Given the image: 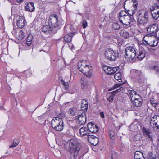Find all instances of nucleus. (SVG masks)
<instances>
[{
  "label": "nucleus",
  "instance_id": "1",
  "mask_svg": "<svg viewBox=\"0 0 159 159\" xmlns=\"http://www.w3.org/2000/svg\"><path fill=\"white\" fill-rule=\"evenodd\" d=\"M86 122L85 113L82 112L81 114L78 115L77 118L73 119L70 122V127L74 132L77 131L78 128L81 125H84Z\"/></svg>",
  "mask_w": 159,
  "mask_h": 159
},
{
  "label": "nucleus",
  "instance_id": "2",
  "mask_svg": "<svg viewBox=\"0 0 159 159\" xmlns=\"http://www.w3.org/2000/svg\"><path fill=\"white\" fill-rule=\"evenodd\" d=\"M78 67L80 71L86 76L90 77L92 75V67L89 65L88 61L82 60L78 63Z\"/></svg>",
  "mask_w": 159,
  "mask_h": 159
},
{
  "label": "nucleus",
  "instance_id": "3",
  "mask_svg": "<svg viewBox=\"0 0 159 159\" xmlns=\"http://www.w3.org/2000/svg\"><path fill=\"white\" fill-rule=\"evenodd\" d=\"M81 146L77 139L71 138L70 139V158L75 159L78 154Z\"/></svg>",
  "mask_w": 159,
  "mask_h": 159
},
{
  "label": "nucleus",
  "instance_id": "4",
  "mask_svg": "<svg viewBox=\"0 0 159 159\" xmlns=\"http://www.w3.org/2000/svg\"><path fill=\"white\" fill-rule=\"evenodd\" d=\"M137 16L138 24L144 25L147 23L148 19V14L147 11L143 10H138Z\"/></svg>",
  "mask_w": 159,
  "mask_h": 159
},
{
  "label": "nucleus",
  "instance_id": "5",
  "mask_svg": "<svg viewBox=\"0 0 159 159\" xmlns=\"http://www.w3.org/2000/svg\"><path fill=\"white\" fill-rule=\"evenodd\" d=\"M51 126L57 131H61L63 129V120L59 117H53L51 121Z\"/></svg>",
  "mask_w": 159,
  "mask_h": 159
},
{
  "label": "nucleus",
  "instance_id": "6",
  "mask_svg": "<svg viewBox=\"0 0 159 159\" xmlns=\"http://www.w3.org/2000/svg\"><path fill=\"white\" fill-rule=\"evenodd\" d=\"M48 24L53 28H60L63 25L60 21L58 20V16L56 14L51 15L49 18Z\"/></svg>",
  "mask_w": 159,
  "mask_h": 159
},
{
  "label": "nucleus",
  "instance_id": "7",
  "mask_svg": "<svg viewBox=\"0 0 159 159\" xmlns=\"http://www.w3.org/2000/svg\"><path fill=\"white\" fill-rule=\"evenodd\" d=\"M125 54L124 57L128 61H131L136 55L135 49L132 47H127L125 50Z\"/></svg>",
  "mask_w": 159,
  "mask_h": 159
},
{
  "label": "nucleus",
  "instance_id": "8",
  "mask_svg": "<svg viewBox=\"0 0 159 159\" xmlns=\"http://www.w3.org/2000/svg\"><path fill=\"white\" fill-rule=\"evenodd\" d=\"M157 43L158 41L152 35L148 34L143 38V43L145 45H148L151 47H154L156 46Z\"/></svg>",
  "mask_w": 159,
  "mask_h": 159
},
{
  "label": "nucleus",
  "instance_id": "9",
  "mask_svg": "<svg viewBox=\"0 0 159 159\" xmlns=\"http://www.w3.org/2000/svg\"><path fill=\"white\" fill-rule=\"evenodd\" d=\"M104 54L107 59L111 61L115 60L119 57L118 52H114L112 49L110 48H107L106 49Z\"/></svg>",
  "mask_w": 159,
  "mask_h": 159
},
{
  "label": "nucleus",
  "instance_id": "10",
  "mask_svg": "<svg viewBox=\"0 0 159 159\" xmlns=\"http://www.w3.org/2000/svg\"><path fill=\"white\" fill-rule=\"evenodd\" d=\"M132 11V13H129V16L120 18L119 19L120 22L123 25H129L131 22H134L135 21L133 16V15L135 13V11L133 10Z\"/></svg>",
  "mask_w": 159,
  "mask_h": 159
},
{
  "label": "nucleus",
  "instance_id": "11",
  "mask_svg": "<svg viewBox=\"0 0 159 159\" xmlns=\"http://www.w3.org/2000/svg\"><path fill=\"white\" fill-rule=\"evenodd\" d=\"M78 111L76 107H73L70 108V121L73 119L77 118Z\"/></svg>",
  "mask_w": 159,
  "mask_h": 159
},
{
  "label": "nucleus",
  "instance_id": "12",
  "mask_svg": "<svg viewBox=\"0 0 159 159\" xmlns=\"http://www.w3.org/2000/svg\"><path fill=\"white\" fill-rule=\"evenodd\" d=\"M143 73L140 70H132L130 71V76L136 80Z\"/></svg>",
  "mask_w": 159,
  "mask_h": 159
},
{
  "label": "nucleus",
  "instance_id": "13",
  "mask_svg": "<svg viewBox=\"0 0 159 159\" xmlns=\"http://www.w3.org/2000/svg\"><path fill=\"white\" fill-rule=\"evenodd\" d=\"M25 8L27 11L32 12L34 10L35 7L33 2H27L25 4Z\"/></svg>",
  "mask_w": 159,
  "mask_h": 159
},
{
  "label": "nucleus",
  "instance_id": "14",
  "mask_svg": "<svg viewBox=\"0 0 159 159\" xmlns=\"http://www.w3.org/2000/svg\"><path fill=\"white\" fill-rule=\"evenodd\" d=\"M103 70L107 74L111 75L114 73L118 70V68L112 67L105 66L103 67Z\"/></svg>",
  "mask_w": 159,
  "mask_h": 159
},
{
  "label": "nucleus",
  "instance_id": "15",
  "mask_svg": "<svg viewBox=\"0 0 159 159\" xmlns=\"http://www.w3.org/2000/svg\"><path fill=\"white\" fill-rule=\"evenodd\" d=\"M26 23L24 17L19 16L17 21V25L19 28L24 27Z\"/></svg>",
  "mask_w": 159,
  "mask_h": 159
},
{
  "label": "nucleus",
  "instance_id": "16",
  "mask_svg": "<svg viewBox=\"0 0 159 159\" xmlns=\"http://www.w3.org/2000/svg\"><path fill=\"white\" fill-rule=\"evenodd\" d=\"M158 26L155 24L150 25L147 29V31L150 33L153 34H157Z\"/></svg>",
  "mask_w": 159,
  "mask_h": 159
},
{
  "label": "nucleus",
  "instance_id": "17",
  "mask_svg": "<svg viewBox=\"0 0 159 159\" xmlns=\"http://www.w3.org/2000/svg\"><path fill=\"white\" fill-rule=\"evenodd\" d=\"M88 139L89 142L94 146L96 145L98 142V137L93 135L89 136Z\"/></svg>",
  "mask_w": 159,
  "mask_h": 159
},
{
  "label": "nucleus",
  "instance_id": "18",
  "mask_svg": "<svg viewBox=\"0 0 159 159\" xmlns=\"http://www.w3.org/2000/svg\"><path fill=\"white\" fill-rule=\"evenodd\" d=\"M150 123L151 125L152 124L155 127L159 129V116L155 115L152 117Z\"/></svg>",
  "mask_w": 159,
  "mask_h": 159
},
{
  "label": "nucleus",
  "instance_id": "19",
  "mask_svg": "<svg viewBox=\"0 0 159 159\" xmlns=\"http://www.w3.org/2000/svg\"><path fill=\"white\" fill-rule=\"evenodd\" d=\"M53 28L51 26L49 25H44L43 26L42 31L45 34H50L53 30Z\"/></svg>",
  "mask_w": 159,
  "mask_h": 159
},
{
  "label": "nucleus",
  "instance_id": "20",
  "mask_svg": "<svg viewBox=\"0 0 159 159\" xmlns=\"http://www.w3.org/2000/svg\"><path fill=\"white\" fill-rule=\"evenodd\" d=\"M138 98H134L132 100L133 104L136 107H139L140 106L142 103V100L140 97L138 95Z\"/></svg>",
  "mask_w": 159,
  "mask_h": 159
},
{
  "label": "nucleus",
  "instance_id": "21",
  "mask_svg": "<svg viewBox=\"0 0 159 159\" xmlns=\"http://www.w3.org/2000/svg\"><path fill=\"white\" fill-rule=\"evenodd\" d=\"M145 53L146 51L144 49L140 48L138 53L137 58L140 60L143 59L145 56Z\"/></svg>",
  "mask_w": 159,
  "mask_h": 159
},
{
  "label": "nucleus",
  "instance_id": "22",
  "mask_svg": "<svg viewBox=\"0 0 159 159\" xmlns=\"http://www.w3.org/2000/svg\"><path fill=\"white\" fill-rule=\"evenodd\" d=\"M79 133L81 136L87 135L88 137L90 135L88 129L85 127H83L79 130Z\"/></svg>",
  "mask_w": 159,
  "mask_h": 159
},
{
  "label": "nucleus",
  "instance_id": "23",
  "mask_svg": "<svg viewBox=\"0 0 159 159\" xmlns=\"http://www.w3.org/2000/svg\"><path fill=\"white\" fill-rule=\"evenodd\" d=\"M81 87L83 90L86 89L88 87V84L86 80L84 77H82L80 80Z\"/></svg>",
  "mask_w": 159,
  "mask_h": 159
},
{
  "label": "nucleus",
  "instance_id": "24",
  "mask_svg": "<svg viewBox=\"0 0 159 159\" xmlns=\"http://www.w3.org/2000/svg\"><path fill=\"white\" fill-rule=\"evenodd\" d=\"M142 130L143 135H145L146 137H148V140L152 141V137L150 135V132H149V130L145 127H143Z\"/></svg>",
  "mask_w": 159,
  "mask_h": 159
},
{
  "label": "nucleus",
  "instance_id": "25",
  "mask_svg": "<svg viewBox=\"0 0 159 159\" xmlns=\"http://www.w3.org/2000/svg\"><path fill=\"white\" fill-rule=\"evenodd\" d=\"M123 84V83H118L115 84L113 87V89H117L118 88H119V89L113 91L114 93H116L120 92L121 90H122L123 89V88L122 86Z\"/></svg>",
  "mask_w": 159,
  "mask_h": 159
},
{
  "label": "nucleus",
  "instance_id": "26",
  "mask_svg": "<svg viewBox=\"0 0 159 159\" xmlns=\"http://www.w3.org/2000/svg\"><path fill=\"white\" fill-rule=\"evenodd\" d=\"M136 81L141 85H144V84L146 82V80L144 78L143 74L138 77Z\"/></svg>",
  "mask_w": 159,
  "mask_h": 159
},
{
  "label": "nucleus",
  "instance_id": "27",
  "mask_svg": "<svg viewBox=\"0 0 159 159\" xmlns=\"http://www.w3.org/2000/svg\"><path fill=\"white\" fill-rule=\"evenodd\" d=\"M150 10L151 13H159V6L157 4H154L150 7Z\"/></svg>",
  "mask_w": 159,
  "mask_h": 159
},
{
  "label": "nucleus",
  "instance_id": "28",
  "mask_svg": "<svg viewBox=\"0 0 159 159\" xmlns=\"http://www.w3.org/2000/svg\"><path fill=\"white\" fill-rule=\"evenodd\" d=\"M134 158V159H145L142 153L140 151H137L135 152Z\"/></svg>",
  "mask_w": 159,
  "mask_h": 159
},
{
  "label": "nucleus",
  "instance_id": "29",
  "mask_svg": "<svg viewBox=\"0 0 159 159\" xmlns=\"http://www.w3.org/2000/svg\"><path fill=\"white\" fill-rule=\"evenodd\" d=\"M88 103L84 99L82 101L81 105V109L84 112L86 111L88 109Z\"/></svg>",
  "mask_w": 159,
  "mask_h": 159
},
{
  "label": "nucleus",
  "instance_id": "30",
  "mask_svg": "<svg viewBox=\"0 0 159 159\" xmlns=\"http://www.w3.org/2000/svg\"><path fill=\"white\" fill-rule=\"evenodd\" d=\"M63 146L64 149L67 152H70V140H68L67 141L64 140L63 143Z\"/></svg>",
  "mask_w": 159,
  "mask_h": 159
},
{
  "label": "nucleus",
  "instance_id": "31",
  "mask_svg": "<svg viewBox=\"0 0 159 159\" xmlns=\"http://www.w3.org/2000/svg\"><path fill=\"white\" fill-rule=\"evenodd\" d=\"M33 39V36L31 34H29L26 39V42L27 45L30 46L32 43V40Z\"/></svg>",
  "mask_w": 159,
  "mask_h": 159
},
{
  "label": "nucleus",
  "instance_id": "32",
  "mask_svg": "<svg viewBox=\"0 0 159 159\" xmlns=\"http://www.w3.org/2000/svg\"><path fill=\"white\" fill-rule=\"evenodd\" d=\"M115 78L119 82H121L122 81L121 80L122 75L120 72H118L116 73L114 75Z\"/></svg>",
  "mask_w": 159,
  "mask_h": 159
},
{
  "label": "nucleus",
  "instance_id": "33",
  "mask_svg": "<svg viewBox=\"0 0 159 159\" xmlns=\"http://www.w3.org/2000/svg\"><path fill=\"white\" fill-rule=\"evenodd\" d=\"M116 93L113 92L112 93H109L107 95V100L109 102L112 101L113 100L114 95Z\"/></svg>",
  "mask_w": 159,
  "mask_h": 159
},
{
  "label": "nucleus",
  "instance_id": "34",
  "mask_svg": "<svg viewBox=\"0 0 159 159\" xmlns=\"http://www.w3.org/2000/svg\"><path fill=\"white\" fill-rule=\"evenodd\" d=\"M19 140L17 139H15L13 141L12 144L9 146V148H12L16 147L19 144Z\"/></svg>",
  "mask_w": 159,
  "mask_h": 159
},
{
  "label": "nucleus",
  "instance_id": "35",
  "mask_svg": "<svg viewBox=\"0 0 159 159\" xmlns=\"http://www.w3.org/2000/svg\"><path fill=\"white\" fill-rule=\"evenodd\" d=\"M120 34L121 36L125 38H127L129 37L128 33L125 30H121L120 32Z\"/></svg>",
  "mask_w": 159,
  "mask_h": 159
},
{
  "label": "nucleus",
  "instance_id": "36",
  "mask_svg": "<svg viewBox=\"0 0 159 159\" xmlns=\"http://www.w3.org/2000/svg\"><path fill=\"white\" fill-rule=\"evenodd\" d=\"M128 16H129V15H128V13L125 11L123 10L121 11L119 13V19H120V18L125 17Z\"/></svg>",
  "mask_w": 159,
  "mask_h": 159
},
{
  "label": "nucleus",
  "instance_id": "37",
  "mask_svg": "<svg viewBox=\"0 0 159 159\" xmlns=\"http://www.w3.org/2000/svg\"><path fill=\"white\" fill-rule=\"evenodd\" d=\"M25 33L22 30L19 31V34L18 35V39L19 40L22 39L25 37Z\"/></svg>",
  "mask_w": 159,
  "mask_h": 159
},
{
  "label": "nucleus",
  "instance_id": "38",
  "mask_svg": "<svg viewBox=\"0 0 159 159\" xmlns=\"http://www.w3.org/2000/svg\"><path fill=\"white\" fill-rule=\"evenodd\" d=\"M115 133L113 130H111L109 132V135L111 139L112 140L115 139Z\"/></svg>",
  "mask_w": 159,
  "mask_h": 159
},
{
  "label": "nucleus",
  "instance_id": "39",
  "mask_svg": "<svg viewBox=\"0 0 159 159\" xmlns=\"http://www.w3.org/2000/svg\"><path fill=\"white\" fill-rule=\"evenodd\" d=\"M151 14L152 18L155 20H157L159 17V13L155 12L151 13Z\"/></svg>",
  "mask_w": 159,
  "mask_h": 159
},
{
  "label": "nucleus",
  "instance_id": "40",
  "mask_svg": "<svg viewBox=\"0 0 159 159\" xmlns=\"http://www.w3.org/2000/svg\"><path fill=\"white\" fill-rule=\"evenodd\" d=\"M88 129L89 131H92V128L96 126V125L92 123H89L87 125Z\"/></svg>",
  "mask_w": 159,
  "mask_h": 159
},
{
  "label": "nucleus",
  "instance_id": "41",
  "mask_svg": "<svg viewBox=\"0 0 159 159\" xmlns=\"http://www.w3.org/2000/svg\"><path fill=\"white\" fill-rule=\"evenodd\" d=\"M150 68L151 69L154 70L157 72H159V66L158 65H154L151 66Z\"/></svg>",
  "mask_w": 159,
  "mask_h": 159
},
{
  "label": "nucleus",
  "instance_id": "42",
  "mask_svg": "<svg viewBox=\"0 0 159 159\" xmlns=\"http://www.w3.org/2000/svg\"><path fill=\"white\" fill-rule=\"evenodd\" d=\"M112 27L114 30H118L120 28V26L117 23H114L112 24Z\"/></svg>",
  "mask_w": 159,
  "mask_h": 159
},
{
  "label": "nucleus",
  "instance_id": "43",
  "mask_svg": "<svg viewBox=\"0 0 159 159\" xmlns=\"http://www.w3.org/2000/svg\"><path fill=\"white\" fill-rule=\"evenodd\" d=\"M135 96H137V92L134 90H132L131 91V100H133V98H134Z\"/></svg>",
  "mask_w": 159,
  "mask_h": 159
},
{
  "label": "nucleus",
  "instance_id": "44",
  "mask_svg": "<svg viewBox=\"0 0 159 159\" xmlns=\"http://www.w3.org/2000/svg\"><path fill=\"white\" fill-rule=\"evenodd\" d=\"M126 106L127 107L126 109L128 111H130L133 109L132 105L129 102H128V103L126 104Z\"/></svg>",
  "mask_w": 159,
  "mask_h": 159
},
{
  "label": "nucleus",
  "instance_id": "45",
  "mask_svg": "<svg viewBox=\"0 0 159 159\" xmlns=\"http://www.w3.org/2000/svg\"><path fill=\"white\" fill-rule=\"evenodd\" d=\"M98 128L96 125V126L92 128V131H90V132L93 133H96L98 132Z\"/></svg>",
  "mask_w": 159,
  "mask_h": 159
},
{
  "label": "nucleus",
  "instance_id": "46",
  "mask_svg": "<svg viewBox=\"0 0 159 159\" xmlns=\"http://www.w3.org/2000/svg\"><path fill=\"white\" fill-rule=\"evenodd\" d=\"M151 101V105L155 108H156L157 107V105L158 104V102H154V101L152 100V99H151L150 100Z\"/></svg>",
  "mask_w": 159,
  "mask_h": 159
},
{
  "label": "nucleus",
  "instance_id": "47",
  "mask_svg": "<svg viewBox=\"0 0 159 159\" xmlns=\"http://www.w3.org/2000/svg\"><path fill=\"white\" fill-rule=\"evenodd\" d=\"M61 84H62L65 89L67 90L69 88V84L68 83L65 82L64 81V82Z\"/></svg>",
  "mask_w": 159,
  "mask_h": 159
},
{
  "label": "nucleus",
  "instance_id": "48",
  "mask_svg": "<svg viewBox=\"0 0 159 159\" xmlns=\"http://www.w3.org/2000/svg\"><path fill=\"white\" fill-rule=\"evenodd\" d=\"M70 35H66L64 37V41L67 43L70 42Z\"/></svg>",
  "mask_w": 159,
  "mask_h": 159
},
{
  "label": "nucleus",
  "instance_id": "49",
  "mask_svg": "<svg viewBox=\"0 0 159 159\" xmlns=\"http://www.w3.org/2000/svg\"><path fill=\"white\" fill-rule=\"evenodd\" d=\"M82 25L83 28H86L87 26V21L86 20H84L82 23Z\"/></svg>",
  "mask_w": 159,
  "mask_h": 159
},
{
  "label": "nucleus",
  "instance_id": "50",
  "mask_svg": "<svg viewBox=\"0 0 159 159\" xmlns=\"http://www.w3.org/2000/svg\"><path fill=\"white\" fill-rule=\"evenodd\" d=\"M141 136L139 134L136 135L134 137V139L136 141H138L140 139Z\"/></svg>",
  "mask_w": 159,
  "mask_h": 159
},
{
  "label": "nucleus",
  "instance_id": "51",
  "mask_svg": "<svg viewBox=\"0 0 159 159\" xmlns=\"http://www.w3.org/2000/svg\"><path fill=\"white\" fill-rule=\"evenodd\" d=\"M59 117H60V118H61L62 119V118H64L65 117L64 114L63 113H60L58 115Z\"/></svg>",
  "mask_w": 159,
  "mask_h": 159
},
{
  "label": "nucleus",
  "instance_id": "52",
  "mask_svg": "<svg viewBox=\"0 0 159 159\" xmlns=\"http://www.w3.org/2000/svg\"><path fill=\"white\" fill-rule=\"evenodd\" d=\"M100 116L102 118H105V116L103 112H101L100 113Z\"/></svg>",
  "mask_w": 159,
  "mask_h": 159
},
{
  "label": "nucleus",
  "instance_id": "53",
  "mask_svg": "<svg viewBox=\"0 0 159 159\" xmlns=\"http://www.w3.org/2000/svg\"><path fill=\"white\" fill-rule=\"evenodd\" d=\"M58 79L59 80H60L61 83H62L63 82H64V80H63V78L61 76H60L59 77Z\"/></svg>",
  "mask_w": 159,
  "mask_h": 159
},
{
  "label": "nucleus",
  "instance_id": "54",
  "mask_svg": "<svg viewBox=\"0 0 159 159\" xmlns=\"http://www.w3.org/2000/svg\"><path fill=\"white\" fill-rule=\"evenodd\" d=\"M156 36L158 38V39L159 40V29L157 30Z\"/></svg>",
  "mask_w": 159,
  "mask_h": 159
},
{
  "label": "nucleus",
  "instance_id": "55",
  "mask_svg": "<svg viewBox=\"0 0 159 159\" xmlns=\"http://www.w3.org/2000/svg\"><path fill=\"white\" fill-rule=\"evenodd\" d=\"M134 6V11H135V10L137 9V4H135V5H133Z\"/></svg>",
  "mask_w": 159,
  "mask_h": 159
},
{
  "label": "nucleus",
  "instance_id": "56",
  "mask_svg": "<svg viewBox=\"0 0 159 159\" xmlns=\"http://www.w3.org/2000/svg\"><path fill=\"white\" fill-rule=\"evenodd\" d=\"M16 2L20 3L23 1L24 0H16Z\"/></svg>",
  "mask_w": 159,
  "mask_h": 159
},
{
  "label": "nucleus",
  "instance_id": "57",
  "mask_svg": "<svg viewBox=\"0 0 159 159\" xmlns=\"http://www.w3.org/2000/svg\"><path fill=\"white\" fill-rule=\"evenodd\" d=\"M133 10H131L130 11V10H128V11H127V12H128V15H129V12L130 13H132V11H133Z\"/></svg>",
  "mask_w": 159,
  "mask_h": 159
},
{
  "label": "nucleus",
  "instance_id": "58",
  "mask_svg": "<svg viewBox=\"0 0 159 159\" xmlns=\"http://www.w3.org/2000/svg\"><path fill=\"white\" fill-rule=\"evenodd\" d=\"M152 159H159V155L155 158H153Z\"/></svg>",
  "mask_w": 159,
  "mask_h": 159
},
{
  "label": "nucleus",
  "instance_id": "59",
  "mask_svg": "<svg viewBox=\"0 0 159 159\" xmlns=\"http://www.w3.org/2000/svg\"><path fill=\"white\" fill-rule=\"evenodd\" d=\"M74 46H73V45H72L71 46V47L70 49H71V50H72L74 49Z\"/></svg>",
  "mask_w": 159,
  "mask_h": 159
},
{
  "label": "nucleus",
  "instance_id": "60",
  "mask_svg": "<svg viewBox=\"0 0 159 159\" xmlns=\"http://www.w3.org/2000/svg\"><path fill=\"white\" fill-rule=\"evenodd\" d=\"M138 95H139L138 94H137V96H135V97L136 98H138Z\"/></svg>",
  "mask_w": 159,
  "mask_h": 159
},
{
  "label": "nucleus",
  "instance_id": "61",
  "mask_svg": "<svg viewBox=\"0 0 159 159\" xmlns=\"http://www.w3.org/2000/svg\"><path fill=\"white\" fill-rule=\"evenodd\" d=\"M69 103V102H66V103H64V104H63V105H66V104H67V103Z\"/></svg>",
  "mask_w": 159,
  "mask_h": 159
},
{
  "label": "nucleus",
  "instance_id": "62",
  "mask_svg": "<svg viewBox=\"0 0 159 159\" xmlns=\"http://www.w3.org/2000/svg\"><path fill=\"white\" fill-rule=\"evenodd\" d=\"M157 2L159 3V0H156Z\"/></svg>",
  "mask_w": 159,
  "mask_h": 159
},
{
  "label": "nucleus",
  "instance_id": "63",
  "mask_svg": "<svg viewBox=\"0 0 159 159\" xmlns=\"http://www.w3.org/2000/svg\"><path fill=\"white\" fill-rule=\"evenodd\" d=\"M111 159H113V155L111 156Z\"/></svg>",
  "mask_w": 159,
  "mask_h": 159
}]
</instances>
